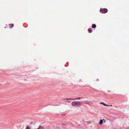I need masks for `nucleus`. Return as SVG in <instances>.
Returning a JSON list of instances; mask_svg holds the SVG:
<instances>
[{"instance_id": "obj_13", "label": "nucleus", "mask_w": 129, "mask_h": 129, "mask_svg": "<svg viewBox=\"0 0 129 129\" xmlns=\"http://www.w3.org/2000/svg\"><path fill=\"white\" fill-rule=\"evenodd\" d=\"M104 120V122H106V121H105V120Z\"/></svg>"}, {"instance_id": "obj_3", "label": "nucleus", "mask_w": 129, "mask_h": 129, "mask_svg": "<svg viewBox=\"0 0 129 129\" xmlns=\"http://www.w3.org/2000/svg\"><path fill=\"white\" fill-rule=\"evenodd\" d=\"M9 26L10 28H11L13 27L14 26V24H9Z\"/></svg>"}, {"instance_id": "obj_6", "label": "nucleus", "mask_w": 129, "mask_h": 129, "mask_svg": "<svg viewBox=\"0 0 129 129\" xmlns=\"http://www.w3.org/2000/svg\"><path fill=\"white\" fill-rule=\"evenodd\" d=\"M101 104H102L103 105H104L105 106H108V105H107L106 104H105V103H103V102L101 103Z\"/></svg>"}, {"instance_id": "obj_8", "label": "nucleus", "mask_w": 129, "mask_h": 129, "mask_svg": "<svg viewBox=\"0 0 129 129\" xmlns=\"http://www.w3.org/2000/svg\"><path fill=\"white\" fill-rule=\"evenodd\" d=\"M88 31L89 33H91L92 32V31L89 28L88 29Z\"/></svg>"}, {"instance_id": "obj_1", "label": "nucleus", "mask_w": 129, "mask_h": 129, "mask_svg": "<svg viewBox=\"0 0 129 129\" xmlns=\"http://www.w3.org/2000/svg\"><path fill=\"white\" fill-rule=\"evenodd\" d=\"M71 104L73 106H79L81 105V103L78 101L73 102L71 103Z\"/></svg>"}, {"instance_id": "obj_2", "label": "nucleus", "mask_w": 129, "mask_h": 129, "mask_svg": "<svg viewBox=\"0 0 129 129\" xmlns=\"http://www.w3.org/2000/svg\"><path fill=\"white\" fill-rule=\"evenodd\" d=\"M108 10L106 8H101L100 10V13H105L108 12Z\"/></svg>"}, {"instance_id": "obj_5", "label": "nucleus", "mask_w": 129, "mask_h": 129, "mask_svg": "<svg viewBox=\"0 0 129 129\" xmlns=\"http://www.w3.org/2000/svg\"><path fill=\"white\" fill-rule=\"evenodd\" d=\"M96 27V26L95 24H93L92 25V27L93 28H95Z\"/></svg>"}, {"instance_id": "obj_10", "label": "nucleus", "mask_w": 129, "mask_h": 129, "mask_svg": "<svg viewBox=\"0 0 129 129\" xmlns=\"http://www.w3.org/2000/svg\"><path fill=\"white\" fill-rule=\"evenodd\" d=\"M80 97H78V98H76L75 99H73V100H77V99L80 100Z\"/></svg>"}, {"instance_id": "obj_9", "label": "nucleus", "mask_w": 129, "mask_h": 129, "mask_svg": "<svg viewBox=\"0 0 129 129\" xmlns=\"http://www.w3.org/2000/svg\"><path fill=\"white\" fill-rule=\"evenodd\" d=\"M65 100H73V99L72 98H66L64 99Z\"/></svg>"}, {"instance_id": "obj_12", "label": "nucleus", "mask_w": 129, "mask_h": 129, "mask_svg": "<svg viewBox=\"0 0 129 129\" xmlns=\"http://www.w3.org/2000/svg\"><path fill=\"white\" fill-rule=\"evenodd\" d=\"M108 106H112V105H108Z\"/></svg>"}, {"instance_id": "obj_11", "label": "nucleus", "mask_w": 129, "mask_h": 129, "mask_svg": "<svg viewBox=\"0 0 129 129\" xmlns=\"http://www.w3.org/2000/svg\"><path fill=\"white\" fill-rule=\"evenodd\" d=\"M25 129H30V127L29 126H27L26 127Z\"/></svg>"}, {"instance_id": "obj_7", "label": "nucleus", "mask_w": 129, "mask_h": 129, "mask_svg": "<svg viewBox=\"0 0 129 129\" xmlns=\"http://www.w3.org/2000/svg\"><path fill=\"white\" fill-rule=\"evenodd\" d=\"M44 127L43 126H40L39 128L37 129H44Z\"/></svg>"}, {"instance_id": "obj_4", "label": "nucleus", "mask_w": 129, "mask_h": 129, "mask_svg": "<svg viewBox=\"0 0 129 129\" xmlns=\"http://www.w3.org/2000/svg\"><path fill=\"white\" fill-rule=\"evenodd\" d=\"M104 120V119H103V120L101 119L100 120V121L99 122V123L100 124H103V121Z\"/></svg>"}, {"instance_id": "obj_14", "label": "nucleus", "mask_w": 129, "mask_h": 129, "mask_svg": "<svg viewBox=\"0 0 129 129\" xmlns=\"http://www.w3.org/2000/svg\"><path fill=\"white\" fill-rule=\"evenodd\" d=\"M96 81H98V80L97 79L96 80Z\"/></svg>"}]
</instances>
